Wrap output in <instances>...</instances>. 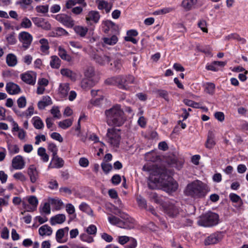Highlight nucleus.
<instances>
[{"instance_id": "1", "label": "nucleus", "mask_w": 248, "mask_h": 248, "mask_svg": "<svg viewBox=\"0 0 248 248\" xmlns=\"http://www.w3.org/2000/svg\"><path fill=\"white\" fill-rule=\"evenodd\" d=\"M106 121L108 125L121 126L124 123L126 118L124 111L119 105H116L105 111Z\"/></svg>"}, {"instance_id": "2", "label": "nucleus", "mask_w": 248, "mask_h": 248, "mask_svg": "<svg viewBox=\"0 0 248 248\" xmlns=\"http://www.w3.org/2000/svg\"><path fill=\"white\" fill-rule=\"evenodd\" d=\"M134 77L131 75H119L107 78L105 83L109 85H115L120 89L128 90L129 85L134 82Z\"/></svg>"}, {"instance_id": "3", "label": "nucleus", "mask_w": 248, "mask_h": 248, "mask_svg": "<svg viewBox=\"0 0 248 248\" xmlns=\"http://www.w3.org/2000/svg\"><path fill=\"white\" fill-rule=\"evenodd\" d=\"M185 195L193 198H201L207 194L203 183L197 180L188 184L184 191Z\"/></svg>"}, {"instance_id": "4", "label": "nucleus", "mask_w": 248, "mask_h": 248, "mask_svg": "<svg viewBox=\"0 0 248 248\" xmlns=\"http://www.w3.org/2000/svg\"><path fill=\"white\" fill-rule=\"evenodd\" d=\"M219 217L216 213L209 211L200 217L198 224L204 227H212L219 223Z\"/></svg>"}, {"instance_id": "5", "label": "nucleus", "mask_w": 248, "mask_h": 248, "mask_svg": "<svg viewBox=\"0 0 248 248\" xmlns=\"http://www.w3.org/2000/svg\"><path fill=\"white\" fill-rule=\"evenodd\" d=\"M107 141L111 146L118 147L120 145L121 136L120 130L114 128H108L107 133Z\"/></svg>"}, {"instance_id": "6", "label": "nucleus", "mask_w": 248, "mask_h": 248, "mask_svg": "<svg viewBox=\"0 0 248 248\" xmlns=\"http://www.w3.org/2000/svg\"><path fill=\"white\" fill-rule=\"evenodd\" d=\"M161 185L165 191L168 193L175 192L178 188V184L174 179L163 173Z\"/></svg>"}, {"instance_id": "7", "label": "nucleus", "mask_w": 248, "mask_h": 248, "mask_svg": "<svg viewBox=\"0 0 248 248\" xmlns=\"http://www.w3.org/2000/svg\"><path fill=\"white\" fill-rule=\"evenodd\" d=\"M53 17L67 28H72L74 27L75 20L69 15L61 14L53 16Z\"/></svg>"}, {"instance_id": "8", "label": "nucleus", "mask_w": 248, "mask_h": 248, "mask_svg": "<svg viewBox=\"0 0 248 248\" xmlns=\"http://www.w3.org/2000/svg\"><path fill=\"white\" fill-rule=\"evenodd\" d=\"M94 75V71L92 67H88L84 72V76L87 79H84L81 83V86L85 89H88L94 85L92 80L90 78H93Z\"/></svg>"}, {"instance_id": "9", "label": "nucleus", "mask_w": 248, "mask_h": 248, "mask_svg": "<svg viewBox=\"0 0 248 248\" xmlns=\"http://www.w3.org/2000/svg\"><path fill=\"white\" fill-rule=\"evenodd\" d=\"M164 212L169 217H174L179 213V207L174 204L166 202L162 205Z\"/></svg>"}, {"instance_id": "10", "label": "nucleus", "mask_w": 248, "mask_h": 248, "mask_svg": "<svg viewBox=\"0 0 248 248\" xmlns=\"http://www.w3.org/2000/svg\"><path fill=\"white\" fill-rule=\"evenodd\" d=\"M224 236V233L222 232H217L210 234L204 240V244L208 246L217 244L220 241Z\"/></svg>"}, {"instance_id": "11", "label": "nucleus", "mask_w": 248, "mask_h": 248, "mask_svg": "<svg viewBox=\"0 0 248 248\" xmlns=\"http://www.w3.org/2000/svg\"><path fill=\"white\" fill-rule=\"evenodd\" d=\"M19 40L22 43V47L25 49H28L32 41V36L26 31H22L19 34Z\"/></svg>"}, {"instance_id": "12", "label": "nucleus", "mask_w": 248, "mask_h": 248, "mask_svg": "<svg viewBox=\"0 0 248 248\" xmlns=\"http://www.w3.org/2000/svg\"><path fill=\"white\" fill-rule=\"evenodd\" d=\"M21 80L27 84L34 85L36 82V74L32 71H28L21 74Z\"/></svg>"}, {"instance_id": "13", "label": "nucleus", "mask_w": 248, "mask_h": 248, "mask_svg": "<svg viewBox=\"0 0 248 248\" xmlns=\"http://www.w3.org/2000/svg\"><path fill=\"white\" fill-rule=\"evenodd\" d=\"M31 20L35 26L46 31L50 30L51 24L46 19L42 17H33Z\"/></svg>"}, {"instance_id": "14", "label": "nucleus", "mask_w": 248, "mask_h": 248, "mask_svg": "<svg viewBox=\"0 0 248 248\" xmlns=\"http://www.w3.org/2000/svg\"><path fill=\"white\" fill-rule=\"evenodd\" d=\"M102 24L104 25L103 31L105 33H108L109 31L112 33H115L118 31V25L111 20L104 21Z\"/></svg>"}, {"instance_id": "15", "label": "nucleus", "mask_w": 248, "mask_h": 248, "mask_svg": "<svg viewBox=\"0 0 248 248\" xmlns=\"http://www.w3.org/2000/svg\"><path fill=\"white\" fill-rule=\"evenodd\" d=\"M163 177V174H161L158 177L150 176L147 181L149 188L151 189H156L158 184H161Z\"/></svg>"}, {"instance_id": "16", "label": "nucleus", "mask_w": 248, "mask_h": 248, "mask_svg": "<svg viewBox=\"0 0 248 248\" xmlns=\"http://www.w3.org/2000/svg\"><path fill=\"white\" fill-rule=\"evenodd\" d=\"M64 164L63 159L56 155L55 156H52L51 161L48 165V168L60 169L63 166Z\"/></svg>"}, {"instance_id": "17", "label": "nucleus", "mask_w": 248, "mask_h": 248, "mask_svg": "<svg viewBox=\"0 0 248 248\" xmlns=\"http://www.w3.org/2000/svg\"><path fill=\"white\" fill-rule=\"evenodd\" d=\"M28 174L32 183H36L39 178V172L34 165H31L28 168Z\"/></svg>"}, {"instance_id": "18", "label": "nucleus", "mask_w": 248, "mask_h": 248, "mask_svg": "<svg viewBox=\"0 0 248 248\" xmlns=\"http://www.w3.org/2000/svg\"><path fill=\"white\" fill-rule=\"evenodd\" d=\"M5 90L9 94L12 95L17 94L21 92L19 86L12 82L6 83Z\"/></svg>"}, {"instance_id": "19", "label": "nucleus", "mask_w": 248, "mask_h": 248, "mask_svg": "<svg viewBox=\"0 0 248 248\" xmlns=\"http://www.w3.org/2000/svg\"><path fill=\"white\" fill-rule=\"evenodd\" d=\"M12 165L15 169L21 170L24 168L25 162L21 155H17L13 158Z\"/></svg>"}, {"instance_id": "20", "label": "nucleus", "mask_w": 248, "mask_h": 248, "mask_svg": "<svg viewBox=\"0 0 248 248\" xmlns=\"http://www.w3.org/2000/svg\"><path fill=\"white\" fill-rule=\"evenodd\" d=\"M120 228L125 229H131L134 228L136 224L135 220L129 217L127 219L122 220L120 222Z\"/></svg>"}, {"instance_id": "21", "label": "nucleus", "mask_w": 248, "mask_h": 248, "mask_svg": "<svg viewBox=\"0 0 248 248\" xmlns=\"http://www.w3.org/2000/svg\"><path fill=\"white\" fill-rule=\"evenodd\" d=\"M93 59L96 63L101 65H105L111 61V58L106 55L95 54L94 55Z\"/></svg>"}, {"instance_id": "22", "label": "nucleus", "mask_w": 248, "mask_h": 248, "mask_svg": "<svg viewBox=\"0 0 248 248\" xmlns=\"http://www.w3.org/2000/svg\"><path fill=\"white\" fill-rule=\"evenodd\" d=\"M100 17V14L98 11H91L89 12L86 17V20L88 23L90 21H93L94 23H97Z\"/></svg>"}, {"instance_id": "23", "label": "nucleus", "mask_w": 248, "mask_h": 248, "mask_svg": "<svg viewBox=\"0 0 248 248\" xmlns=\"http://www.w3.org/2000/svg\"><path fill=\"white\" fill-rule=\"evenodd\" d=\"M215 136L212 131H209L208 133L207 140L205 143V146L208 149H212L216 145Z\"/></svg>"}, {"instance_id": "24", "label": "nucleus", "mask_w": 248, "mask_h": 248, "mask_svg": "<svg viewBox=\"0 0 248 248\" xmlns=\"http://www.w3.org/2000/svg\"><path fill=\"white\" fill-rule=\"evenodd\" d=\"M102 40L104 46L106 45L113 46L117 43L118 38L116 35L113 34L110 37L103 38Z\"/></svg>"}, {"instance_id": "25", "label": "nucleus", "mask_w": 248, "mask_h": 248, "mask_svg": "<svg viewBox=\"0 0 248 248\" xmlns=\"http://www.w3.org/2000/svg\"><path fill=\"white\" fill-rule=\"evenodd\" d=\"M52 232V229L47 224L42 226L38 230L39 235L42 236H50Z\"/></svg>"}, {"instance_id": "26", "label": "nucleus", "mask_w": 248, "mask_h": 248, "mask_svg": "<svg viewBox=\"0 0 248 248\" xmlns=\"http://www.w3.org/2000/svg\"><path fill=\"white\" fill-rule=\"evenodd\" d=\"M65 221V216L64 214H58L52 217L50 219V223L52 225L56 224H62Z\"/></svg>"}, {"instance_id": "27", "label": "nucleus", "mask_w": 248, "mask_h": 248, "mask_svg": "<svg viewBox=\"0 0 248 248\" xmlns=\"http://www.w3.org/2000/svg\"><path fill=\"white\" fill-rule=\"evenodd\" d=\"M58 55L62 59L70 62L72 61V57L67 54L66 51L61 46L58 47Z\"/></svg>"}, {"instance_id": "28", "label": "nucleus", "mask_w": 248, "mask_h": 248, "mask_svg": "<svg viewBox=\"0 0 248 248\" xmlns=\"http://www.w3.org/2000/svg\"><path fill=\"white\" fill-rule=\"evenodd\" d=\"M74 30L78 35L83 37L86 35L88 29L87 27L78 25L74 27Z\"/></svg>"}, {"instance_id": "29", "label": "nucleus", "mask_w": 248, "mask_h": 248, "mask_svg": "<svg viewBox=\"0 0 248 248\" xmlns=\"http://www.w3.org/2000/svg\"><path fill=\"white\" fill-rule=\"evenodd\" d=\"M17 58L15 55L10 53L7 55L6 63L9 66L14 67L17 64Z\"/></svg>"}, {"instance_id": "30", "label": "nucleus", "mask_w": 248, "mask_h": 248, "mask_svg": "<svg viewBox=\"0 0 248 248\" xmlns=\"http://www.w3.org/2000/svg\"><path fill=\"white\" fill-rule=\"evenodd\" d=\"M34 127L37 129H42L44 127V124L41 118L38 116H34L31 120Z\"/></svg>"}, {"instance_id": "31", "label": "nucleus", "mask_w": 248, "mask_h": 248, "mask_svg": "<svg viewBox=\"0 0 248 248\" xmlns=\"http://www.w3.org/2000/svg\"><path fill=\"white\" fill-rule=\"evenodd\" d=\"M61 61L57 56L54 55L51 57L50 65L52 68L59 69L61 66Z\"/></svg>"}, {"instance_id": "32", "label": "nucleus", "mask_w": 248, "mask_h": 248, "mask_svg": "<svg viewBox=\"0 0 248 248\" xmlns=\"http://www.w3.org/2000/svg\"><path fill=\"white\" fill-rule=\"evenodd\" d=\"M70 90L69 85L68 83L61 84L59 87L60 93L62 97L67 95Z\"/></svg>"}, {"instance_id": "33", "label": "nucleus", "mask_w": 248, "mask_h": 248, "mask_svg": "<svg viewBox=\"0 0 248 248\" xmlns=\"http://www.w3.org/2000/svg\"><path fill=\"white\" fill-rule=\"evenodd\" d=\"M216 86L214 83L207 82L205 85V92L210 94L213 95L215 92Z\"/></svg>"}, {"instance_id": "34", "label": "nucleus", "mask_w": 248, "mask_h": 248, "mask_svg": "<svg viewBox=\"0 0 248 248\" xmlns=\"http://www.w3.org/2000/svg\"><path fill=\"white\" fill-rule=\"evenodd\" d=\"M39 43L41 44L40 50L43 53H46L48 51L49 46L48 45V42L46 39L42 38L39 40Z\"/></svg>"}, {"instance_id": "35", "label": "nucleus", "mask_w": 248, "mask_h": 248, "mask_svg": "<svg viewBox=\"0 0 248 248\" xmlns=\"http://www.w3.org/2000/svg\"><path fill=\"white\" fill-rule=\"evenodd\" d=\"M86 117V115L84 113H82L80 115V117L78 120V124L76 127H73L71 129V131H75V132H77V135L78 137L80 136V129H81V125H80V121Z\"/></svg>"}, {"instance_id": "36", "label": "nucleus", "mask_w": 248, "mask_h": 248, "mask_svg": "<svg viewBox=\"0 0 248 248\" xmlns=\"http://www.w3.org/2000/svg\"><path fill=\"white\" fill-rule=\"evenodd\" d=\"M196 3L194 0H183L182 6L186 11L191 9L193 5Z\"/></svg>"}, {"instance_id": "37", "label": "nucleus", "mask_w": 248, "mask_h": 248, "mask_svg": "<svg viewBox=\"0 0 248 248\" xmlns=\"http://www.w3.org/2000/svg\"><path fill=\"white\" fill-rule=\"evenodd\" d=\"M73 124V120L67 119L59 123V126L63 129H66L71 126Z\"/></svg>"}, {"instance_id": "38", "label": "nucleus", "mask_w": 248, "mask_h": 248, "mask_svg": "<svg viewBox=\"0 0 248 248\" xmlns=\"http://www.w3.org/2000/svg\"><path fill=\"white\" fill-rule=\"evenodd\" d=\"M39 212L41 214L43 213L46 215L50 214L51 212L50 204L48 202H45L42 207H39Z\"/></svg>"}, {"instance_id": "39", "label": "nucleus", "mask_w": 248, "mask_h": 248, "mask_svg": "<svg viewBox=\"0 0 248 248\" xmlns=\"http://www.w3.org/2000/svg\"><path fill=\"white\" fill-rule=\"evenodd\" d=\"M79 209L82 212H85L89 215L93 214V211L90 207L85 202H82L79 206Z\"/></svg>"}, {"instance_id": "40", "label": "nucleus", "mask_w": 248, "mask_h": 248, "mask_svg": "<svg viewBox=\"0 0 248 248\" xmlns=\"http://www.w3.org/2000/svg\"><path fill=\"white\" fill-rule=\"evenodd\" d=\"M108 220L111 224L116 225L120 228V222L121 221V219L118 217L113 215H111L108 217Z\"/></svg>"}, {"instance_id": "41", "label": "nucleus", "mask_w": 248, "mask_h": 248, "mask_svg": "<svg viewBox=\"0 0 248 248\" xmlns=\"http://www.w3.org/2000/svg\"><path fill=\"white\" fill-rule=\"evenodd\" d=\"M7 148L11 154H17L19 152V149L17 145L12 144L8 142H7Z\"/></svg>"}, {"instance_id": "42", "label": "nucleus", "mask_w": 248, "mask_h": 248, "mask_svg": "<svg viewBox=\"0 0 248 248\" xmlns=\"http://www.w3.org/2000/svg\"><path fill=\"white\" fill-rule=\"evenodd\" d=\"M110 65L112 66L113 65L112 69L115 71L120 70L122 67L121 60L118 58L115 59L113 62V63H111Z\"/></svg>"}, {"instance_id": "43", "label": "nucleus", "mask_w": 248, "mask_h": 248, "mask_svg": "<svg viewBox=\"0 0 248 248\" xmlns=\"http://www.w3.org/2000/svg\"><path fill=\"white\" fill-rule=\"evenodd\" d=\"M229 198L230 200L234 203H237L238 202H240L241 204L240 206H241L243 204V202L239 196L237 195L236 194L231 193L229 195Z\"/></svg>"}, {"instance_id": "44", "label": "nucleus", "mask_w": 248, "mask_h": 248, "mask_svg": "<svg viewBox=\"0 0 248 248\" xmlns=\"http://www.w3.org/2000/svg\"><path fill=\"white\" fill-rule=\"evenodd\" d=\"M33 0H19L16 2V4L20 6L21 8L25 9L32 3Z\"/></svg>"}, {"instance_id": "45", "label": "nucleus", "mask_w": 248, "mask_h": 248, "mask_svg": "<svg viewBox=\"0 0 248 248\" xmlns=\"http://www.w3.org/2000/svg\"><path fill=\"white\" fill-rule=\"evenodd\" d=\"M95 3L97 4V8L100 10H104L108 3L105 0H95Z\"/></svg>"}, {"instance_id": "46", "label": "nucleus", "mask_w": 248, "mask_h": 248, "mask_svg": "<svg viewBox=\"0 0 248 248\" xmlns=\"http://www.w3.org/2000/svg\"><path fill=\"white\" fill-rule=\"evenodd\" d=\"M184 103L187 106L191 107L193 108H200V104L193 100L189 99H184Z\"/></svg>"}, {"instance_id": "47", "label": "nucleus", "mask_w": 248, "mask_h": 248, "mask_svg": "<svg viewBox=\"0 0 248 248\" xmlns=\"http://www.w3.org/2000/svg\"><path fill=\"white\" fill-rule=\"evenodd\" d=\"M48 150L52 153V156H55L57 155L58 149L56 145L52 142H49L48 143Z\"/></svg>"}, {"instance_id": "48", "label": "nucleus", "mask_w": 248, "mask_h": 248, "mask_svg": "<svg viewBox=\"0 0 248 248\" xmlns=\"http://www.w3.org/2000/svg\"><path fill=\"white\" fill-rule=\"evenodd\" d=\"M22 28L27 29L30 28L32 26L31 21L27 17H24L20 23Z\"/></svg>"}, {"instance_id": "49", "label": "nucleus", "mask_w": 248, "mask_h": 248, "mask_svg": "<svg viewBox=\"0 0 248 248\" xmlns=\"http://www.w3.org/2000/svg\"><path fill=\"white\" fill-rule=\"evenodd\" d=\"M198 27H199L201 30L204 32L207 33L208 32V29L207 28V23L204 19H202L199 21L198 23Z\"/></svg>"}, {"instance_id": "50", "label": "nucleus", "mask_w": 248, "mask_h": 248, "mask_svg": "<svg viewBox=\"0 0 248 248\" xmlns=\"http://www.w3.org/2000/svg\"><path fill=\"white\" fill-rule=\"evenodd\" d=\"M157 93L159 97L164 99L166 101H169V93L168 92L164 90H158Z\"/></svg>"}, {"instance_id": "51", "label": "nucleus", "mask_w": 248, "mask_h": 248, "mask_svg": "<svg viewBox=\"0 0 248 248\" xmlns=\"http://www.w3.org/2000/svg\"><path fill=\"white\" fill-rule=\"evenodd\" d=\"M80 239L82 241L86 242L88 243H92L93 242L94 239L93 237L91 236L88 233H83L80 236Z\"/></svg>"}, {"instance_id": "52", "label": "nucleus", "mask_w": 248, "mask_h": 248, "mask_svg": "<svg viewBox=\"0 0 248 248\" xmlns=\"http://www.w3.org/2000/svg\"><path fill=\"white\" fill-rule=\"evenodd\" d=\"M64 235V232L63 229H60L57 230L56 233V239L59 243H62L61 240Z\"/></svg>"}, {"instance_id": "53", "label": "nucleus", "mask_w": 248, "mask_h": 248, "mask_svg": "<svg viewBox=\"0 0 248 248\" xmlns=\"http://www.w3.org/2000/svg\"><path fill=\"white\" fill-rule=\"evenodd\" d=\"M150 198L152 201L155 202L157 204H163L162 203V200L158 196L156 193H153L150 195Z\"/></svg>"}, {"instance_id": "54", "label": "nucleus", "mask_w": 248, "mask_h": 248, "mask_svg": "<svg viewBox=\"0 0 248 248\" xmlns=\"http://www.w3.org/2000/svg\"><path fill=\"white\" fill-rule=\"evenodd\" d=\"M6 40L9 45L15 44L16 42V40L15 36V33L12 32V33L8 34L6 37Z\"/></svg>"}, {"instance_id": "55", "label": "nucleus", "mask_w": 248, "mask_h": 248, "mask_svg": "<svg viewBox=\"0 0 248 248\" xmlns=\"http://www.w3.org/2000/svg\"><path fill=\"white\" fill-rule=\"evenodd\" d=\"M28 202L35 209L36 208L38 204V201L35 196H31L28 199Z\"/></svg>"}, {"instance_id": "56", "label": "nucleus", "mask_w": 248, "mask_h": 248, "mask_svg": "<svg viewBox=\"0 0 248 248\" xmlns=\"http://www.w3.org/2000/svg\"><path fill=\"white\" fill-rule=\"evenodd\" d=\"M18 107L19 108H24L26 107L27 104L26 99L25 96L20 97L17 100Z\"/></svg>"}, {"instance_id": "57", "label": "nucleus", "mask_w": 248, "mask_h": 248, "mask_svg": "<svg viewBox=\"0 0 248 248\" xmlns=\"http://www.w3.org/2000/svg\"><path fill=\"white\" fill-rule=\"evenodd\" d=\"M51 113L54 118L60 119L61 117V113L58 107H53L50 110Z\"/></svg>"}, {"instance_id": "58", "label": "nucleus", "mask_w": 248, "mask_h": 248, "mask_svg": "<svg viewBox=\"0 0 248 248\" xmlns=\"http://www.w3.org/2000/svg\"><path fill=\"white\" fill-rule=\"evenodd\" d=\"M86 232L88 234L95 235L97 232V228L94 225L91 224L87 228Z\"/></svg>"}, {"instance_id": "59", "label": "nucleus", "mask_w": 248, "mask_h": 248, "mask_svg": "<svg viewBox=\"0 0 248 248\" xmlns=\"http://www.w3.org/2000/svg\"><path fill=\"white\" fill-rule=\"evenodd\" d=\"M122 179L119 174H114L111 178V183L115 186L119 185L121 182Z\"/></svg>"}, {"instance_id": "60", "label": "nucleus", "mask_w": 248, "mask_h": 248, "mask_svg": "<svg viewBox=\"0 0 248 248\" xmlns=\"http://www.w3.org/2000/svg\"><path fill=\"white\" fill-rule=\"evenodd\" d=\"M205 68L207 70L214 72H217L219 70V68L216 66V64H214V61L211 63H208L206 65Z\"/></svg>"}, {"instance_id": "61", "label": "nucleus", "mask_w": 248, "mask_h": 248, "mask_svg": "<svg viewBox=\"0 0 248 248\" xmlns=\"http://www.w3.org/2000/svg\"><path fill=\"white\" fill-rule=\"evenodd\" d=\"M101 166L103 170L106 174L108 173L112 168L111 165L110 164L102 163Z\"/></svg>"}, {"instance_id": "62", "label": "nucleus", "mask_w": 248, "mask_h": 248, "mask_svg": "<svg viewBox=\"0 0 248 248\" xmlns=\"http://www.w3.org/2000/svg\"><path fill=\"white\" fill-rule=\"evenodd\" d=\"M36 11L38 13L45 14L48 12V5H40L37 6L36 7Z\"/></svg>"}, {"instance_id": "63", "label": "nucleus", "mask_w": 248, "mask_h": 248, "mask_svg": "<svg viewBox=\"0 0 248 248\" xmlns=\"http://www.w3.org/2000/svg\"><path fill=\"white\" fill-rule=\"evenodd\" d=\"M137 202L140 207L143 208H146V201L144 198L141 197H139L137 198Z\"/></svg>"}, {"instance_id": "64", "label": "nucleus", "mask_w": 248, "mask_h": 248, "mask_svg": "<svg viewBox=\"0 0 248 248\" xmlns=\"http://www.w3.org/2000/svg\"><path fill=\"white\" fill-rule=\"evenodd\" d=\"M137 246V242L135 238H131L129 243L125 246V248H135Z\"/></svg>"}]
</instances>
